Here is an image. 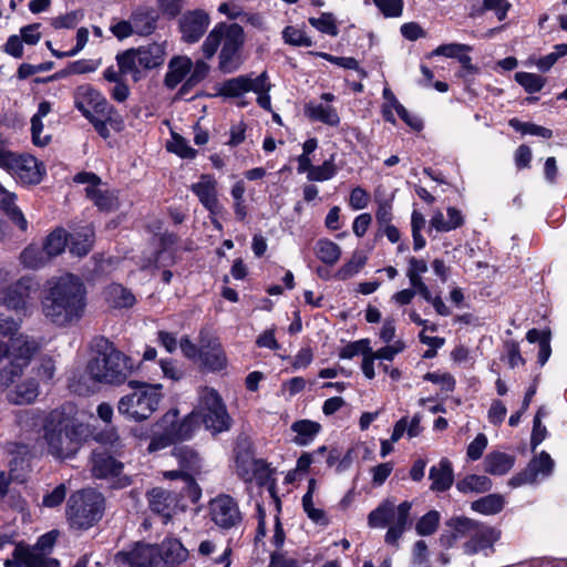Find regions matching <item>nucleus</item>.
<instances>
[{"instance_id": "37998d69", "label": "nucleus", "mask_w": 567, "mask_h": 567, "mask_svg": "<svg viewBox=\"0 0 567 567\" xmlns=\"http://www.w3.org/2000/svg\"><path fill=\"white\" fill-rule=\"evenodd\" d=\"M512 8L508 0H483L482 6L473 7L471 16H483L486 11H493L498 21H503L507 17V12Z\"/></svg>"}, {"instance_id": "cd10ccee", "label": "nucleus", "mask_w": 567, "mask_h": 567, "mask_svg": "<svg viewBox=\"0 0 567 567\" xmlns=\"http://www.w3.org/2000/svg\"><path fill=\"white\" fill-rule=\"evenodd\" d=\"M193 62L187 56H175L168 63L164 82L168 89H175L189 74Z\"/></svg>"}, {"instance_id": "c03bdc74", "label": "nucleus", "mask_w": 567, "mask_h": 567, "mask_svg": "<svg viewBox=\"0 0 567 567\" xmlns=\"http://www.w3.org/2000/svg\"><path fill=\"white\" fill-rule=\"evenodd\" d=\"M39 395V384L33 379L25 380L17 385L16 391L11 394L10 400L16 404H29Z\"/></svg>"}, {"instance_id": "a19ab883", "label": "nucleus", "mask_w": 567, "mask_h": 567, "mask_svg": "<svg viewBox=\"0 0 567 567\" xmlns=\"http://www.w3.org/2000/svg\"><path fill=\"white\" fill-rule=\"evenodd\" d=\"M492 481L485 475H467L457 482V489L462 493H485L492 488Z\"/></svg>"}, {"instance_id": "09e8293b", "label": "nucleus", "mask_w": 567, "mask_h": 567, "mask_svg": "<svg viewBox=\"0 0 567 567\" xmlns=\"http://www.w3.org/2000/svg\"><path fill=\"white\" fill-rule=\"evenodd\" d=\"M337 166L334 164V155L324 161L319 166H313L307 178L312 182H324L331 179L337 174Z\"/></svg>"}, {"instance_id": "2f4dec72", "label": "nucleus", "mask_w": 567, "mask_h": 567, "mask_svg": "<svg viewBox=\"0 0 567 567\" xmlns=\"http://www.w3.org/2000/svg\"><path fill=\"white\" fill-rule=\"evenodd\" d=\"M14 556L24 567H60L58 559L38 550L16 549Z\"/></svg>"}, {"instance_id": "5701e85b", "label": "nucleus", "mask_w": 567, "mask_h": 567, "mask_svg": "<svg viewBox=\"0 0 567 567\" xmlns=\"http://www.w3.org/2000/svg\"><path fill=\"white\" fill-rule=\"evenodd\" d=\"M158 547L153 545H137L132 551L118 553L116 558L130 567H151L158 556Z\"/></svg>"}, {"instance_id": "0eeeda50", "label": "nucleus", "mask_w": 567, "mask_h": 567, "mask_svg": "<svg viewBox=\"0 0 567 567\" xmlns=\"http://www.w3.org/2000/svg\"><path fill=\"white\" fill-rule=\"evenodd\" d=\"M411 502L405 501L395 505L393 499H384L368 515V525L371 528L389 527L384 537L385 543L398 546V540L411 525Z\"/></svg>"}, {"instance_id": "bf43d9fd", "label": "nucleus", "mask_w": 567, "mask_h": 567, "mask_svg": "<svg viewBox=\"0 0 567 567\" xmlns=\"http://www.w3.org/2000/svg\"><path fill=\"white\" fill-rule=\"evenodd\" d=\"M168 150L183 158H194L197 151L189 146L188 142L179 134L173 133Z\"/></svg>"}, {"instance_id": "20e7f679", "label": "nucleus", "mask_w": 567, "mask_h": 567, "mask_svg": "<svg viewBox=\"0 0 567 567\" xmlns=\"http://www.w3.org/2000/svg\"><path fill=\"white\" fill-rule=\"evenodd\" d=\"M128 358L117 350L106 338L93 341V355L86 364L85 373L94 383L117 385L126 381L131 373Z\"/></svg>"}, {"instance_id": "b1692460", "label": "nucleus", "mask_w": 567, "mask_h": 567, "mask_svg": "<svg viewBox=\"0 0 567 567\" xmlns=\"http://www.w3.org/2000/svg\"><path fill=\"white\" fill-rule=\"evenodd\" d=\"M85 193L87 198L101 212H114L120 208V199L117 192L105 187L103 184L100 186H86Z\"/></svg>"}, {"instance_id": "3c124183", "label": "nucleus", "mask_w": 567, "mask_h": 567, "mask_svg": "<svg viewBox=\"0 0 567 567\" xmlns=\"http://www.w3.org/2000/svg\"><path fill=\"white\" fill-rule=\"evenodd\" d=\"M260 467V462L249 456L236 458V471L238 476L245 482H251L256 472Z\"/></svg>"}, {"instance_id": "c9c22d12", "label": "nucleus", "mask_w": 567, "mask_h": 567, "mask_svg": "<svg viewBox=\"0 0 567 567\" xmlns=\"http://www.w3.org/2000/svg\"><path fill=\"white\" fill-rule=\"evenodd\" d=\"M147 499L152 512L169 516L173 497L169 492L161 487H154L147 493Z\"/></svg>"}, {"instance_id": "393cba45", "label": "nucleus", "mask_w": 567, "mask_h": 567, "mask_svg": "<svg viewBox=\"0 0 567 567\" xmlns=\"http://www.w3.org/2000/svg\"><path fill=\"white\" fill-rule=\"evenodd\" d=\"M199 361L202 365L210 371H218L225 368L227 359L221 346L216 340L202 341Z\"/></svg>"}, {"instance_id": "c85d7f7f", "label": "nucleus", "mask_w": 567, "mask_h": 567, "mask_svg": "<svg viewBox=\"0 0 567 567\" xmlns=\"http://www.w3.org/2000/svg\"><path fill=\"white\" fill-rule=\"evenodd\" d=\"M130 19L135 34L150 35L156 29L157 17L150 8L140 7L135 9L131 13Z\"/></svg>"}, {"instance_id": "f3484780", "label": "nucleus", "mask_w": 567, "mask_h": 567, "mask_svg": "<svg viewBox=\"0 0 567 567\" xmlns=\"http://www.w3.org/2000/svg\"><path fill=\"white\" fill-rule=\"evenodd\" d=\"M209 23V14L202 9L185 12L179 19L182 40L186 43L198 42L207 31Z\"/></svg>"}, {"instance_id": "13d9d810", "label": "nucleus", "mask_w": 567, "mask_h": 567, "mask_svg": "<svg viewBox=\"0 0 567 567\" xmlns=\"http://www.w3.org/2000/svg\"><path fill=\"white\" fill-rule=\"evenodd\" d=\"M309 23L322 33L338 35V27L331 13L324 12L319 18H309Z\"/></svg>"}, {"instance_id": "7ed1b4c3", "label": "nucleus", "mask_w": 567, "mask_h": 567, "mask_svg": "<svg viewBox=\"0 0 567 567\" xmlns=\"http://www.w3.org/2000/svg\"><path fill=\"white\" fill-rule=\"evenodd\" d=\"M86 429L73 417L55 410L45 419L43 440L48 453L63 460L74 456L81 449Z\"/></svg>"}, {"instance_id": "ea45409f", "label": "nucleus", "mask_w": 567, "mask_h": 567, "mask_svg": "<svg viewBox=\"0 0 567 567\" xmlns=\"http://www.w3.org/2000/svg\"><path fill=\"white\" fill-rule=\"evenodd\" d=\"M316 256L326 265L332 266L341 256V248L330 239H319L315 246Z\"/></svg>"}, {"instance_id": "a18cd8bd", "label": "nucleus", "mask_w": 567, "mask_h": 567, "mask_svg": "<svg viewBox=\"0 0 567 567\" xmlns=\"http://www.w3.org/2000/svg\"><path fill=\"white\" fill-rule=\"evenodd\" d=\"M87 120L92 123L99 135L104 140L110 137V130L107 128V125H111L115 131H121L123 127V120L116 112L115 114H111V118H107V116L94 115Z\"/></svg>"}, {"instance_id": "f8f14e48", "label": "nucleus", "mask_w": 567, "mask_h": 567, "mask_svg": "<svg viewBox=\"0 0 567 567\" xmlns=\"http://www.w3.org/2000/svg\"><path fill=\"white\" fill-rule=\"evenodd\" d=\"M99 441L102 445L93 450L91 456L92 475L96 478L117 476L123 468V464L113 455L122 447L118 435L114 432L101 434Z\"/></svg>"}, {"instance_id": "603ef678", "label": "nucleus", "mask_w": 567, "mask_h": 567, "mask_svg": "<svg viewBox=\"0 0 567 567\" xmlns=\"http://www.w3.org/2000/svg\"><path fill=\"white\" fill-rule=\"evenodd\" d=\"M316 55L336 64L343 69L354 70L361 79L367 76V72L360 68L359 62L351 56H334L324 52H317Z\"/></svg>"}, {"instance_id": "c756f323", "label": "nucleus", "mask_w": 567, "mask_h": 567, "mask_svg": "<svg viewBox=\"0 0 567 567\" xmlns=\"http://www.w3.org/2000/svg\"><path fill=\"white\" fill-rule=\"evenodd\" d=\"M165 567H175L176 565L185 561L188 557L187 549L178 539H166L158 548Z\"/></svg>"}, {"instance_id": "bb28decb", "label": "nucleus", "mask_w": 567, "mask_h": 567, "mask_svg": "<svg viewBox=\"0 0 567 567\" xmlns=\"http://www.w3.org/2000/svg\"><path fill=\"white\" fill-rule=\"evenodd\" d=\"M515 464V456L493 451L488 453L483 462L484 471L491 475L502 476L507 474Z\"/></svg>"}, {"instance_id": "58836bf2", "label": "nucleus", "mask_w": 567, "mask_h": 567, "mask_svg": "<svg viewBox=\"0 0 567 567\" xmlns=\"http://www.w3.org/2000/svg\"><path fill=\"white\" fill-rule=\"evenodd\" d=\"M105 296L106 300L115 308H128L135 303V296L122 285H110Z\"/></svg>"}, {"instance_id": "e433bc0d", "label": "nucleus", "mask_w": 567, "mask_h": 567, "mask_svg": "<svg viewBox=\"0 0 567 567\" xmlns=\"http://www.w3.org/2000/svg\"><path fill=\"white\" fill-rule=\"evenodd\" d=\"M20 260L29 269H40L44 267L51 258L43 247L30 245L20 255Z\"/></svg>"}, {"instance_id": "7c9ffc66", "label": "nucleus", "mask_w": 567, "mask_h": 567, "mask_svg": "<svg viewBox=\"0 0 567 567\" xmlns=\"http://www.w3.org/2000/svg\"><path fill=\"white\" fill-rule=\"evenodd\" d=\"M0 208L21 230H27L28 221L16 205V194L7 190L3 186L0 187Z\"/></svg>"}, {"instance_id": "79ce46f5", "label": "nucleus", "mask_w": 567, "mask_h": 567, "mask_svg": "<svg viewBox=\"0 0 567 567\" xmlns=\"http://www.w3.org/2000/svg\"><path fill=\"white\" fill-rule=\"evenodd\" d=\"M504 504L505 501L502 495L488 494L477 501H474L471 505V508L484 515H494L503 509Z\"/></svg>"}, {"instance_id": "5fc2aeb1", "label": "nucleus", "mask_w": 567, "mask_h": 567, "mask_svg": "<svg viewBox=\"0 0 567 567\" xmlns=\"http://www.w3.org/2000/svg\"><path fill=\"white\" fill-rule=\"evenodd\" d=\"M515 80L528 93L539 92L545 85V79L535 73L517 72L515 74Z\"/></svg>"}, {"instance_id": "9d476101", "label": "nucleus", "mask_w": 567, "mask_h": 567, "mask_svg": "<svg viewBox=\"0 0 567 567\" xmlns=\"http://www.w3.org/2000/svg\"><path fill=\"white\" fill-rule=\"evenodd\" d=\"M200 424L213 435L226 432L231 426V417L218 392L204 388L199 391L198 403L194 409Z\"/></svg>"}, {"instance_id": "6e6d98bb", "label": "nucleus", "mask_w": 567, "mask_h": 567, "mask_svg": "<svg viewBox=\"0 0 567 567\" xmlns=\"http://www.w3.org/2000/svg\"><path fill=\"white\" fill-rule=\"evenodd\" d=\"M246 188L243 181H238L231 187V196L234 198V210L238 220H244L247 216V208L245 206Z\"/></svg>"}, {"instance_id": "774afa93", "label": "nucleus", "mask_w": 567, "mask_h": 567, "mask_svg": "<svg viewBox=\"0 0 567 567\" xmlns=\"http://www.w3.org/2000/svg\"><path fill=\"white\" fill-rule=\"evenodd\" d=\"M59 532L51 530L44 535H42L37 544L32 548H25L27 550H38L44 553V555H49L53 549V546L58 539Z\"/></svg>"}, {"instance_id": "052dcab7", "label": "nucleus", "mask_w": 567, "mask_h": 567, "mask_svg": "<svg viewBox=\"0 0 567 567\" xmlns=\"http://www.w3.org/2000/svg\"><path fill=\"white\" fill-rule=\"evenodd\" d=\"M370 341L369 339H361L354 342L348 343L343 347L339 353L341 359H352L358 354H362L363 357L367 353L371 352Z\"/></svg>"}, {"instance_id": "338daca9", "label": "nucleus", "mask_w": 567, "mask_h": 567, "mask_svg": "<svg viewBox=\"0 0 567 567\" xmlns=\"http://www.w3.org/2000/svg\"><path fill=\"white\" fill-rule=\"evenodd\" d=\"M487 446V437L485 434L480 433L467 446V457L472 461H476L482 457Z\"/></svg>"}, {"instance_id": "2eb2a0df", "label": "nucleus", "mask_w": 567, "mask_h": 567, "mask_svg": "<svg viewBox=\"0 0 567 567\" xmlns=\"http://www.w3.org/2000/svg\"><path fill=\"white\" fill-rule=\"evenodd\" d=\"M555 463L550 455L545 451L533 457L525 470L514 475L508 485L519 487L526 484H536L539 480L550 476L554 471Z\"/></svg>"}, {"instance_id": "e2e57ef3", "label": "nucleus", "mask_w": 567, "mask_h": 567, "mask_svg": "<svg viewBox=\"0 0 567 567\" xmlns=\"http://www.w3.org/2000/svg\"><path fill=\"white\" fill-rule=\"evenodd\" d=\"M386 18H399L403 13V0H372Z\"/></svg>"}, {"instance_id": "4c0bfd02", "label": "nucleus", "mask_w": 567, "mask_h": 567, "mask_svg": "<svg viewBox=\"0 0 567 567\" xmlns=\"http://www.w3.org/2000/svg\"><path fill=\"white\" fill-rule=\"evenodd\" d=\"M307 115L315 121H319L330 126H337L340 117L334 107L327 104H309L306 109Z\"/></svg>"}, {"instance_id": "1a4fd4ad", "label": "nucleus", "mask_w": 567, "mask_h": 567, "mask_svg": "<svg viewBox=\"0 0 567 567\" xmlns=\"http://www.w3.org/2000/svg\"><path fill=\"white\" fill-rule=\"evenodd\" d=\"M165 61V48L161 43H150L136 49H128L116 55L117 65L122 73H130L132 80L137 82L143 71L156 69Z\"/></svg>"}, {"instance_id": "473e14b6", "label": "nucleus", "mask_w": 567, "mask_h": 567, "mask_svg": "<svg viewBox=\"0 0 567 567\" xmlns=\"http://www.w3.org/2000/svg\"><path fill=\"white\" fill-rule=\"evenodd\" d=\"M70 251L79 257L85 256L94 243L92 227L85 226L70 235Z\"/></svg>"}, {"instance_id": "412c9836", "label": "nucleus", "mask_w": 567, "mask_h": 567, "mask_svg": "<svg viewBox=\"0 0 567 567\" xmlns=\"http://www.w3.org/2000/svg\"><path fill=\"white\" fill-rule=\"evenodd\" d=\"M477 522L466 518H452L446 523L447 529L441 535L440 543L445 548L454 546L456 540L468 537L473 534Z\"/></svg>"}, {"instance_id": "680f3d73", "label": "nucleus", "mask_w": 567, "mask_h": 567, "mask_svg": "<svg viewBox=\"0 0 567 567\" xmlns=\"http://www.w3.org/2000/svg\"><path fill=\"white\" fill-rule=\"evenodd\" d=\"M22 323V318H13L9 313H0V337L16 338Z\"/></svg>"}, {"instance_id": "423d86ee", "label": "nucleus", "mask_w": 567, "mask_h": 567, "mask_svg": "<svg viewBox=\"0 0 567 567\" xmlns=\"http://www.w3.org/2000/svg\"><path fill=\"white\" fill-rule=\"evenodd\" d=\"M128 385L134 391L120 399L118 413L135 422L147 420L158 409L163 399L162 385L138 381H130Z\"/></svg>"}, {"instance_id": "aec40b11", "label": "nucleus", "mask_w": 567, "mask_h": 567, "mask_svg": "<svg viewBox=\"0 0 567 567\" xmlns=\"http://www.w3.org/2000/svg\"><path fill=\"white\" fill-rule=\"evenodd\" d=\"M499 538V533L489 526L477 523L473 534L464 544L466 555H475L486 549H493V545Z\"/></svg>"}, {"instance_id": "49530a36", "label": "nucleus", "mask_w": 567, "mask_h": 567, "mask_svg": "<svg viewBox=\"0 0 567 567\" xmlns=\"http://www.w3.org/2000/svg\"><path fill=\"white\" fill-rule=\"evenodd\" d=\"M249 75H239L225 81L220 89V94L229 97H237L249 92Z\"/></svg>"}, {"instance_id": "6e6552de", "label": "nucleus", "mask_w": 567, "mask_h": 567, "mask_svg": "<svg viewBox=\"0 0 567 567\" xmlns=\"http://www.w3.org/2000/svg\"><path fill=\"white\" fill-rule=\"evenodd\" d=\"M104 512L102 493L86 488L72 494L68 502V518L71 526L87 529L97 523Z\"/></svg>"}, {"instance_id": "39448f33", "label": "nucleus", "mask_w": 567, "mask_h": 567, "mask_svg": "<svg viewBox=\"0 0 567 567\" xmlns=\"http://www.w3.org/2000/svg\"><path fill=\"white\" fill-rule=\"evenodd\" d=\"M40 350V343L28 334L20 333L9 342L0 341V391L21 377L32 358Z\"/></svg>"}, {"instance_id": "a878e982", "label": "nucleus", "mask_w": 567, "mask_h": 567, "mask_svg": "<svg viewBox=\"0 0 567 567\" xmlns=\"http://www.w3.org/2000/svg\"><path fill=\"white\" fill-rule=\"evenodd\" d=\"M429 478L432 481L430 486L432 491H447L454 481L452 463L447 458H442L439 465L430 468Z\"/></svg>"}, {"instance_id": "de8ad7c7", "label": "nucleus", "mask_w": 567, "mask_h": 567, "mask_svg": "<svg viewBox=\"0 0 567 567\" xmlns=\"http://www.w3.org/2000/svg\"><path fill=\"white\" fill-rule=\"evenodd\" d=\"M68 237L64 230L56 229L52 231L42 246L50 258L60 255L66 246Z\"/></svg>"}, {"instance_id": "dca6fc26", "label": "nucleus", "mask_w": 567, "mask_h": 567, "mask_svg": "<svg viewBox=\"0 0 567 567\" xmlns=\"http://www.w3.org/2000/svg\"><path fill=\"white\" fill-rule=\"evenodd\" d=\"M2 168L22 184H38L42 178L38 159L31 155H17L11 152Z\"/></svg>"}, {"instance_id": "f704fd0d", "label": "nucleus", "mask_w": 567, "mask_h": 567, "mask_svg": "<svg viewBox=\"0 0 567 567\" xmlns=\"http://www.w3.org/2000/svg\"><path fill=\"white\" fill-rule=\"evenodd\" d=\"M10 471L7 474L0 471V496L4 497L8 493L10 482L23 483L25 481L24 460L14 457L9 463Z\"/></svg>"}, {"instance_id": "864d4df0", "label": "nucleus", "mask_w": 567, "mask_h": 567, "mask_svg": "<svg viewBox=\"0 0 567 567\" xmlns=\"http://www.w3.org/2000/svg\"><path fill=\"white\" fill-rule=\"evenodd\" d=\"M440 523V513L430 511L423 515L415 525V530L421 536H429L435 533Z\"/></svg>"}, {"instance_id": "4d7b16f0", "label": "nucleus", "mask_w": 567, "mask_h": 567, "mask_svg": "<svg viewBox=\"0 0 567 567\" xmlns=\"http://www.w3.org/2000/svg\"><path fill=\"white\" fill-rule=\"evenodd\" d=\"M282 38L285 42L296 45V47H311V39L302 31L296 27H286L282 31Z\"/></svg>"}, {"instance_id": "9b49d317", "label": "nucleus", "mask_w": 567, "mask_h": 567, "mask_svg": "<svg viewBox=\"0 0 567 567\" xmlns=\"http://www.w3.org/2000/svg\"><path fill=\"white\" fill-rule=\"evenodd\" d=\"M172 456L178 464V470L164 472V477L168 480L181 478L185 483V493L193 502H197L202 496V489L196 483L194 476L200 472L202 458L199 454L190 446L179 445L172 451Z\"/></svg>"}, {"instance_id": "72a5a7b5", "label": "nucleus", "mask_w": 567, "mask_h": 567, "mask_svg": "<svg viewBox=\"0 0 567 567\" xmlns=\"http://www.w3.org/2000/svg\"><path fill=\"white\" fill-rule=\"evenodd\" d=\"M321 425L310 420H299L291 424V431L296 433L292 440L297 445L306 446L310 444L320 432Z\"/></svg>"}, {"instance_id": "6ab92c4d", "label": "nucleus", "mask_w": 567, "mask_h": 567, "mask_svg": "<svg viewBox=\"0 0 567 567\" xmlns=\"http://www.w3.org/2000/svg\"><path fill=\"white\" fill-rule=\"evenodd\" d=\"M190 189L209 214L219 215L223 213L224 207L217 196V181L213 175H200L199 181L194 183Z\"/></svg>"}, {"instance_id": "0e129e2a", "label": "nucleus", "mask_w": 567, "mask_h": 567, "mask_svg": "<svg viewBox=\"0 0 567 567\" xmlns=\"http://www.w3.org/2000/svg\"><path fill=\"white\" fill-rule=\"evenodd\" d=\"M200 422L197 415H194V410L179 422L178 431L181 440H188L193 436L198 429Z\"/></svg>"}, {"instance_id": "f03ea898", "label": "nucleus", "mask_w": 567, "mask_h": 567, "mask_svg": "<svg viewBox=\"0 0 567 567\" xmlns=\"http://www.w3.org/2000/svg\"><path fill=\"white\" fill-rule=\"evenodd\" d=\"M245 42V32L238 23H217L208 33L202 44L206 59H212L218 48V69L223 73H234L243 64L241 49Z\"/></svg>"}, {"instance_id": "8fccbe9b", "label": "nucleus", "mask_w": 567, "mask_h": 567, "mask_svg": "<svg viewBox=\"0 0 567 567\" xmlns=\"http://www.w3.org/2000/svg\"><path fill=\"white\" fill-rule=\"evenodd\" d=\"M365 256L361 252H354L351 259L336 272V278L339 280H347L353 277L365 265Z\"/></svg>"}, {"instance_id": "4468645a", "label": "nucleus", "mask_w": 567, "mask_h": 567, "mask_svg": "<svg viewBox=\"0 0 567 567\" xmlns=\"http://www.w3.org/2000/svg\"><path fill=\"white\" fill-rule=\"evenodd\" d=\"M212 520L221 529L237 528L243 520L237 502L229 495H218L209 502Z\"/></svg>"}, {"instance_id": "69168bd1", "label": "nucleus", "mask_w": 567, "mask_h": 567, "mask_svg": "<svg viewBox=\"0 0 567 567\" xmlns=\"http://www.w3.org/2000/svg\"><path fill=\"white\" fill-rule=\"evenodd\" d=\"M424 380L430 381L435 384H440L441 389L446 392H452L455 388V379L450 373L427 372L424 375Z\"/></svg>"}, {"instance_id": "ddd939ff", "label": "nucleus", "mask_w": 567, "mask_h": 567, "mask_svg": "<svg viewBox=\"0 0 567 567\" xmlns=\"http://www.w3.org/2000/svg\"><path fill=\"white\" fill-rule=\"evenodd\" d=\"M75 107L85 118L94 115L111 118V114H115L114 107L107 100L90 85H82L78 89L75 94Z\"/></svg>"}, {"instance_id": "4be33fe9", "label": "nucleus", "mask_w": 567, "mask_h": 567, "mask_svg": "<svg viewBox=\"0 0 567 567\" xmlns=\"http://www.w3.org/2000/svg\"><path fill=\"white\" fill-rule=\"evenodd\" d=\"M30 295V279L21 278L2 292V303L17 311L25 310Z\"/></svg>"}, {"instance_id": "f257e3e1", "label": "nucleus", "mask_w": 567, "mask_h": 567, "mask_svg": "<svg viewBox=\"0 0 567 567\" xmlns=\"http://www.w3.org/2000/svg\"><path fill=\"white\" fill-rule=\"evenodd\" d=\"M49 285L42 300L44 317L61 327L79 321L86 307V289L82 280L74 275L66 274Z\"/></svg>"}, {"instance_id": "a211bd4d", "label": "nucleus", "mask_w": 567, "mask_h": 567, "mask_svg": "<svg viewBox=\"0 0 567 567\" xmlns=\"http://www.w3.org/2000/svg\"><path fill=\"white\" fill-rule=\"evenodd\" d=\"M179 420H178V411L171 410L165 413L162 419L157 422V427L162 431L159 434H155L150 444L148 451L155 452L166 446L171 445L179 439L178 431Z\"/></svg>"}]
</instances>
